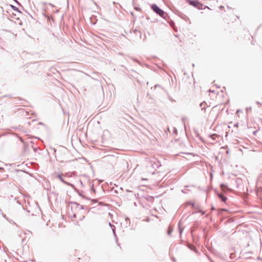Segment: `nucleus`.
Masks as SVG:
<instances>
[{
	"instance_id": "obj_1",
	"label": "nucleus",
	"mask_w": 262,
	"mask_h": 262,
	"mask_svg": "<svg viewBox=\"0 0 262 262\" xmlns=\"http://www.w3.org/2000/svg\"><path fill=\"white\" fill-rule=\"evenodd\" d=\"M151 9L160 17L167 20L170 18L168 14L163 10L161 9L157 4H152L150 5Z\"/></svg>"
},
{
	"instance_id": "obj_2",
	"label": "nucleus",
	"mask_w": 262,
	"mask_h": 262,
	"mask_svg": "<svg viewBox=\"0 0 262 262\" xmlns=\"http://www.w3.org/2000/svg\"><path fill=\"white\" fill-rule=\"evenodd\" d=\"M186 2L189 5L198 9V10H204L206 8L210 9L209 7L204 6L199 0H185Z\"/></svg>"
},
{
	"instance_id": "obj_3",
	"label": "nucleus",
	"mask_w": 262,
	"mask_h": 262,
	"mask_svg": "<svg viewBox=\"0 0 262 262\" xmlns=\"http://www.w3.org/2000/svg\"><path fill=\"white\" fill-rule=\"evenodd\" d=\"M57 177L60 180V181L62 182L63 184H66V185L67 186H70L72 188H73V189L75 190V191H78V189L75 187V186H74V184L70 183V182H68L67 181H66L62 178V176L61 174H58L57 176Z\"/></svg>"
},
{
	"instance_id": "obj_4",
	"label": "nucleus",
	"mask_w": 262,
	"mask_h": 262,
	"mask_svg": "<svg viewBox=\"0 0 262 262\" xmlns=\"http://www.w3.org/2000/svg\"><path fill=\"white\" fill-rule=\"evenodd\" d=\"M215 193H216V195L217 196V197L220 199V200L224 202V203H226V201H227L228 199L227 198V196L222 194V193H220L219 192L215 190Z\"/></svg>"
},
{
	"instance_id": "obj_5",
	"label": "nucleus",
	"mask_w": 262,
	"mask_h": 262,
	"mask_svg": "<svg viewBox=\"0 0 262 262\" xmlns=\"http://www.w3.org/2000/svg\"><path fill=\"white\" fill-rule=\"evenodd\" d=\"M177 14L179 17H180L181 18L185 20V21L189 20V17L182 12H178V13Z\"/></svg>"
},
{
	"instance_id": "obj_6",
	"label": "nucleus",
	"mask_w": 262,
	"mask_h": 262,
	"mask_svg": "<svg viewBox=\"0 0 262 262\" xmlns=\"http://www.w3.org/2000/svg\"><path fill=\"white\" fill-rule=\"evenodd\" d=\"M200 107L201 108L202 111H205L207 106V103L205 101H203L200 104Z\"/></svg>"
},
{
	"instance_id": "obj_7",
	"label": "nucleus",
	"mask_w": 262,
	"mask_h": 262,
	"mask_svg": "<svg viewBox=\"0 0 262 262\" xmlns=\"http://www.w3.org/2000/svg\"><path fill=\"white\" fill-rule=\"evenodd\" d=\"M38 65L36 63H33L31 64L29 66V68L30 69H33L34 70L38 69Z\"/></svg>"
},
{
	"instance_id": "obj_8",
	"label": "nucleus",
	"mask_w": 262,
	"mask_h": 262,
	"mask_svg": "<svg viewBox=\"0 0 262 262\" xmlns=\"http://www.w3.org/2000/svg\"><path fill=\"white\" fill-rule=\"evenodd\" d=\"M193 131H194V133L196 135V137H198L199 139L200 140H201L202 141H204L203 138L201 136H200V134L199 133L198 130L197 129L194 128L193 129Z\"/></svg>"
},
{
	"instance_id": "obj_9",
	"label": "nucleus",
	"mask_w": 262,
	"mask_h": 262,
	"mask_svg": "<svg viewBox=\"0 0 262 262\" xmlns=\"http://www.w3.org/2000/svg\"><path fill=\"white\" fill-rule=\"evenodd\" d=\"M32 148L35 152H38L39 155H41L42 150L39 147H35L34 146H32Z\"/></svg>"
},
{
	"instance_id": "obj_10",
	"label": "nucleus",
	"mask_w": 262,
	"mask_h": 262,
	"mask_svg": "<svg viewBox=\"0 0 262 262\" xmlns=\"http://www.w3.org/2000/svg\"><path fill=\"white\" fill-rule=\"evenodd\" d=\"M187 247L190 249L191 250L194 251V252H198V250L196 249V248L193 245H191V244H188V245H187Z\"/></svg>"
},
{
	"instance_id": "obj_11",
	"label": "nucleus",
	"mask_w": 262,
	"mask_h": 262,
	"mask_svg": "<svg viewBox=\"0 0 262 262\" xmlns=\"http://www.w3.org/2000/svg\"><path fill=\"white\" fill-rule=\"evenodd\" d=\"M186 206H188V205H190V206H191V207L193 208H196V206L194 204V202H192L191 201H187L186 202Z\"/></svg>"
},
{
	"instance_id": "obj_12",
	"label": "nucleus",
	"mask_w": 262,
	"mask_h": 262,
	"mask_svg": "<svg viewBox=\"0 0 262 262\" xmlns=\"http://www.w3.org/2000/svg\"><path fill=\"white\" fill-rule=\"evenodd\" d=\"M10 7H11V8L13 10H14L16 12H17L19 13H21V11L19 10V8H17V7H16L13 5H11Z\"/></svg>"
},
{
	"instance_id": "obj_13",
	"label": "nucleus",
	"mask_w": 262,
	"mask_h": 262,
	"mask_svg": "<svg viewBox=\"0 0 262 262\" xmlns=\"http://www.w3.org/2000/svg\"><path fill=\"white\" fill-rule=\"evenodd\" d=\"M178 228H179V234H180V236H181V235H182V234L183 233V229L181 227L180 221L178 223Z\"/></svg>"
},
{
	"instance_id": "obj_14",
	"label": "nucleus",
	"mask_w": 262,
	"mask_h": 262,
	"mask_svg": "<svg viewBox=\"0 0 262 262\" xmlns=\"http://www.w3.org/2000/svg\"><path fill=\"white\" fill-rule=\"evenodd\" d=\"M125 221L126 222L125 226L127 227V226H129L130 225V220L129 218L128 217H126L125 218Z\"/></svg>"
},
{
	"instance_id": "obj_15",
	"label": "nucleus",
	"mask_w": 262,
	"mask_h": 262,
	"mask_svg": "<svg viewBox=\"0 0 262 262\" xmlns=\"http://www.w3.org/2000/svg\"><path fill=\"white\" fill-rule=\"evenodd\" d=\"M220 187L223 190H225V189L228 188V186L224 183H222L220 184Z\"/></svg>"
},
{
	"instance_id": "obj_16",
	"label": "nucleus",
	"mask_w": 262,
	"mask_h": 262,
	"mask_svg": "<svg viewBox=\"0 0 262 262\" xmlns=\"http://www.w3.org/2000/svg\"><path fill=\"white\" fill-rule=\"evenodd\" d=\"M186 120H187V117H183L182 118V122L184 123L185 128H186L185 121H186Z\"/></svg>"
},
{
	"instance_id": "obj_17",
	"label": "nucleus",
	"mask_w": 262,
	"mask_h": 262,
	"mask_svg": "<svg viewBox=\"0 0 262 262\" xmlns=\"http://www.w3.org/2000/svg\"><path fill=\"white\" fill-rule=\"evenodd\" d=\"M16 137L19 139V141H20L21 143H23L24 144H25V141L23 140V139L21 137H20L19 135H16Z\"/></svg>"
},
{
	"instance_id": "obj_18",
	"label": "nucleus",
	"mask_w": 262,
	"mask_h": 262,
	"mask_svg": "<svg viewBox=\"0 0 262 262\" xmlns=\"http://www.w3.org/2000/svg\"><path fill=\"white\" fill-rule=\"evenodd\" d=\"M202 213V214H205V212L204 211H203L202 210H201V209H200L199 210H198V211H194L192 213L193 214H194V213Z\"/></svg>"
},
{
	"instance_id": "obj_19",
	"label": "nucleus",
	"mask_w": 262,
	"mask_h": 262,
	"mask_svg": "<svg viewBox=\"0 0 262 262\" xmlns=\"http://www.w3.org/2000/svg\"><path fill=\"white\" fill-rule=\"evenodd\" d=\"M71 203L72 204H75L77 206H80L81 209H84V206L83 205H80L79 204H78L76 202H71Z\"/></svg>"
},
{
	"instance_id": "obj_20",
	"label": "nucleus",
	"mask_w": 262,
	"mask_h": 262,
	"mask_svg": "<svg viewBox=\"0 0 262 262\" xmlns=\"http://www.w3.org/2000/svg\"><path fill=\"white\" fill-rule=\"evenodd\" d=\"M261 182V178H260V177L259 176L258 178V179H257V186L258 185V184Z\"/></svg>"
},
{
	"instance_id": "obj_21",
	"label": "nucleus",
	"mask_w": 262,
	"mask_h": 262,
	"mask_svg": "<svg viewBox=\"0 0 262 262\" xmlns=\"http://www.w3.org/2000/svg\"><path fill=\"white\" fill-rule=\"evenodd\" d=\"M172 229H168V231H167V234L168 235H170L171 233L172 232Z\"/></svg>"
},
{
	"instance_id": "obj_22",
	"label": "nucleus",
	"mask_w": 262,
	"mask_h": 262,
	"mask_svg": "<svg viewBox=\"0 0 262 262\" xmlns=\"http://www.w3.org/2000/svg\"><path fill=\"white\" fill-rule=\"evenodd\" d=\"M216 136V134H211L209 135V137L214 140L215 138H214V136Z\"/></svg>"
},
{
	"instance_id": "obj_23",
	"label": "nucleus",
	"mask_w": 262,
	"mask_h": 262,
	"mask_svg": "<svg viewBox=\"0 0 262 262\" xmlns=\"http://www.w3.org/2000/svg\"><path fill=\"white\" fill-rule=\"evenodd\" d=\"M234 257V254L232 253L230 254V258L232 259Z\"/></svg>"
},
{
	"instance_id": "obj_24",
	"label": "nucleus",
	"mask_w": 262,
	"mask_h": 262,
	"mask_svg": "<svg viewBox=\"0 0 262 262\" xmlns=\"http://www.w3.org/2000/svg\"><path fill=\"white\" fill-rule=\"evenodd\" d=\"M135 9L137 11H140L141 9V8L139 7H135Z\"/></svg>"
},
{
	"instance_id": "obj_25",
	"label": "nucleus",
	"mask_w": 262,
	"mask_h": 262,
	"mask_svg": "<svg viewBox=\"0 0 262 262\" xmlns=\"http://www.w3.org/2000/svg\"><path fill=\"white\" fill-rule=\"evenodd\" d=\"M259 193H260V192H258L257 193V195H258V196L259 197V198L260 200L262 201V196H261V194H259Z\"/></svg>"
},
{
	"instance_id": "obj_26",
	"label": "nucleus",
	"mask_w": 262,
	"mask_h": 262,
	"mask_svg": "<svg viewBox=\"0 0 262 262\" xmlns=\"http://www.w3.org/2000/svg\"><path fill=\"white\" fill-rule=\"evenodd\" d=\"M108 224H109L110 227L111 228H112V227H113L114 229H115V228H115V226L114 225L112 224L110 222L108 223Z\"/></svg>"
},
{
	"instance_id": "obj_27",
	"label": "nucleus",
	"mask_w": 262,
	"mask_h": 262,
	"mask_svg": "<svg viewBox=\"0 0 262 262\" xmlns=\"http://www.w3.org/2000/svg\"><path fill=\"white\" fill-rule=\"evenodd\" d=\"M187 191H190L189 189H187L186 190H185V189H183L182 190V192L183 193H187Z\"/></svg>"
},
{
	"instance_id": "obj_28",
	"label": "nucleus",
	"mask_w": 262,
	"mask_h": 262,
	"mask_svg": "<svg viewBox=\"0 0 262 262\" xmlns=\"http://www.w3.org/2000/svg\"><path fill=\"white\" fill-rule=\"evenodd\" d=\"M94 184L92 185V186L91 188V191H93V192H95V189L94 188Z\"/></svg>"
},
{
	"instance_id": "obj_29",
	"label": "nucleus",
	"mask_w": 262,
	"mask_h": 262,
	"mask_svg": "<svg viewBox=\"0 0 262 262\" xmlns=\"http://www.w3.org/2000/svg\"><path fill=\"white\" fill-rule=\"evenodd\" d=\"M113 231V233H114V234L115 235V237H116V235L115 234V229H114L113 227H112V228H111Z\"/></svg>"
},
{
	"instance_id": "obj_30",
	"label": "nucleus",
	"mask_w": 262,
	"mask_h": 262,
	"mask_svg": "<svg viewBox=\"0 0 262 262\" xmlns=\"http://www.w3.org/2000/svg\"><path fill=\"white\" fill-rule=\"evenodd\" d=\"M259 129H260V128H259H259H258V129H257V130H256L254 131V132H253V134L254 135H255L256 133L258 131V130H259Z\"/></svg>"
},
{
	"instance_id": "obj_31",
	"label": "nucleus",
	"mask_w": 262,
	"mask_h": 262,
	"mask_svg": "<svg viewBox=\"0 0 262 262\" xmlns=\"http://www.w3.org/2000/svg\"><path fill=\"white\" fill-rule=\"evenodd\" d=\"M251 110V107H247L246 108V111L248 112L249 111Z\"/></svg>"
},
{
	"instance_id": "obj_32",
	"label": "nucleus",
	"mask_w": 262,
	"mask_h": 262,
	"mask_svg": "<svg viewBox=\"0 0 262 262\" xmlns=\"http://www.w3.org/2000/svg\"><path fill=\"white\" fill-rule=\"evenodd\" d=\"M3 216L4 218H5L7 220H8V217H7V216H6V214H3Z\"/></svg>"
},
{
	"instance_id": "obj_33",
	"label": "nucleus",
	"mask_w": 262,
	"mask_h": 262,
	"mask_svg": "<svg viewBox=\"0 0 262 262\" xmlns=\"http://www.w3.org/2000/svg\"><path fill=\"white\" fill-rule=\"evenodd\" d=\"M16 16V14H15V13H13L12 14V15H11V16H12V17H14V18H15Z\"/></svg>"
},
{
	"instance_id": "obj_34",
	"label": "nucleus",
	"mask_w": 262,
	"mask_h": 262,
	"mask_svg": "<svg viewBox=\"0 0 262 262\" xmlns=\"http://www.w3.org/2000/svg\"><path fill=\"white\" fill-rule=\"evenodd\" d=\"M193 209L199 210L200 209V206H196V208H193Z\"/></svg>"
},
{
	"instance_id": "obj_35",
	"label": "nucleus",
	"mask_w": 262,
	"mask_h": 262,
	"mask_svg": "<svg viewBox=\"0 0 262 262\" xmlns=\"http://www.w3.org/2000/svg\"><path fill=\"white\" fill-rule=\"evenodd\" d=\"M92 201L94 203H96V202H97V199H93V200H92Z\"/></svg>"
},
{
	"instance_id": "obj_36",
	"label": "nucleus",
	"mask_w": 262,
	"mask_h": 262,
	"mask_svg": "<svg viewBox=\"0 0 262 262\" xmlns=\"http://www.w3.org/2000/svg\"><path fill=\"white\" fill-rule=\"evenodd\" d=\"M4 170V168L3 167H0V171H3Z\"/></svg>"
},
{
	"instance_id": "obj_37",
	"label": "nucleus",
	"mask_w": 262,
	"mask_h": 262,
	"mask_svg": "<svg viewBox=\"0 0 262 262\" xmlns=\"http://www.w3.org/2000/svg\"><path fill=\"white\" fill-rule=\"evenodd\" d=\"M76 192H77L79 195L80 196H82V195H81V193H80L79 192V190H78V191H75Z\"/></svg>"
},
{
	"instance_id": "obj_38",
	"label": "nucleus",
	"mask_w": 262,
	"mask_h": 262,
	"mask_svg": "<svg viewBox=\"0 0 262 262\" xmlns=\"http://www.w3.org/2000/svg\"><path fill=\"white\" fill-rule=\"evenodd\" d=\"M16 3L18 4H20L18 2L17 0H13Z\"/></svg>"
},
{
	"instance_id": "obj_39",
	"label": "nucleus",
	"mask_w": 262,
	"mask_h": 262,
	"mask_svg": "<svg viewBox=\"0 0 262 262\" xmlns=\"http://www.w3.org/2000/svg\"><path fill=\"white\" fill-rule=\"evenodd\" d=\"M172 260H173V262H176V259L174 257H173V258H172Z\"/></svg>"
},
{
	"instance_id": "obj_40",
	"label": "nucleus",
	"mask_w": 262,
	"mask_h": 262,
	"mask_svg": "<svg viewBox=\"0 0 262 262\" xmlns=\"http://www.w3.org/2000/svg\"><path fill=\"white\" fill-rule=\"evenodd\" d=\"M134 32H135V33H136L137 32H138V30L137 29H135V30H134Z\"/></svg>"
},
{
	"instance_id": "obj_41",
	"label": "nucleus",
	"mask_w": 262,
	"mask_h": 262,
	"mask_svg": "<svg viewBox=\"0 0 262 262\" xmlns=\"http://www.w3.org/2000/svg\"><path fill=\"white\" fill-rule=\"evenodd\" d=\"M30 143L31 144V146H34L33 144H34V142L33 141H30Z\"/></svg>"
},
{
	"instance_id": "obj_42",
	"label": "nucleus",
	"mask_w": 262,
	"mask_h": 262,
	"mask_svg": "<svg viewBox=\"0 0 262 262\" xmlns=\"http://www.w3.org/2000/svg\"><path fill=\"white\" fill-rule=\"evenodd\" d=\"M260 246L261 247V246H262V241H261V239H260Z\"/></svg>"
},
{
	"instance_id": "obj_43",
	"label": "nucleus",
	"mask_w": 262,
	"mask_h": 262,
	"mask_svg": "<svg viewBox=\"0 0 262 262\" xmlns=\"http://www.w3.org/2000/svg\"><path fill=\"white\" fill-rule=\"evenodd\" d=\"M209 92H212V93H214V91L210 90H209Z\"/></svg>"
},
{
	"instance_id": "obj_44",
	"label": "nucleus",
	"mask_w": 262,
	"mask_h": 262,
	"mask_svg": "<svg viewBox=\"0 0 262 262\" xmlns=\"http://www.w3.org/2000/svg\"><path fill=\"white\" fill-rule=\"evenodd\" d=\"M38 124L40 125H43V123L42 122H39Z\"/></svg>"
},
{
	"instance_id": "obj_45",
	"label": "nucleus",
	"mask_w": 262,
	"mask_h": 262,
	"mask_svg": "<svg viewBox=\"0 0 262 262\" xmlns=\"http://www.w3.org/2000/svg\"><path fill=\"white\" fill-rule=\"evenodd\" d=\"M79 182L80 183V184H81V185H82V184H82V181H81V180H79Z\"/></svg>"
},
{
	"instance_id": "obj_46",
	"label": "nucleus",
	"mask_w": 262,
	"mask_h": 262,
	"mask_svg": "<svg viewBox=\"0 0 262 262\" xmlns=\"http://www.w3.org/2000/svg\"><path fill=\"white\" fill-rule=\"evenodd\" d=\"M24 147H25V148H26V147H27V144H26V143H25V144H24Z\"/></svg>"
},
{
	"instance_id": "obj_47",
	"label": "nucleus",
	"mask_w": 262,
	"mask_h": 262,
	"mask_svg": "<svg viewBox=\"0 0 262 262\" xmlns=\"http://www.w3.org/2000/svg\"><path fill=\"white\" fill-rule=\"evenodd\" d=\"M256 103L257 104H260V103L259 102H258V101H256Z\"/></svg>"
},
{
	"instance_id": "obj_48",
	"label": "nucleus",
	"mask_w": 262,
	"mask_h": 262,
	"mask_svg": "<svg viewBox=\"0 0 262 262\" xmlns=\"http://www.w3.org/2000/svg\"><path fill=\"white\" fill-rule=\"evenodd\" d=\"M93 2H94V4H95V5H96V6H97V4H96V2H95L94 1H93Z\"/></svg>"
},
{
	"instance_id": "obj_49",
	"label": "nucleus",
	"mask_w": 262,
	"mask_h": 262,
	"mask_svg": "<svg viewBox=\"0 0 262 262\" xmlns=\"http://www.w3.org/2000/svg\"><path fill=\"white\" fill-rule=\"evenodd\" d=\"M185 187H186V188H188V187H189V186H188V185H186V186H185Z\"/></svg>"
},
{
	"instance_id": "obj_50",
	"label": "nucleus",
	"mask_w": 262,
	"mask_h": 262,
	"mask_svg": "<svg viewBox=\"0 0 262 262\" xmlns=\"http://www.w3.org/2000/svg\"><path fill=\"white\" fill-rule=\"evenodd\" d=\"M211 262H214V261H213L212 259H210Z\"/></svg>"
},
{
	"instance_id": "obj_51",
	"label": "nucleus",
	"mask_w": 262,
	"mask_h": 262,
	"mask_svg": "<svg viewBox=\"0 0 262 262\" xmlns=\"http://www.w3.org/2000/svg\"><path fill=\"white\" fill-rule=\"evenodd\" d=\"M229 150H228L226 152H227V154H229Z\"/></svg>"
},
{
	"instance_id": "obj_52",
	"label": "nucleus",
	"mask_w": 262,
	"mask_h": 262,
	"mask_svg": "<svg viewBox=\"0 0 262 262\" xmlns=\"http://www.w3.org/2000/svg\"><path fill=\"white\" fill-rule=\"evenodd\" d=\"M192 66L193 67H194L195 66V64L194 63L192 64Z\"/></svg>"
},
{
	"instance_id": "obj_53",
	"label": "nucleus",
	"mask_w": 262,
	"mask_h": 262,
	"mask_svg": "<svg viewBox=\"0 0 262 262\" xmlns=\"http://www.w3.org/2000/svg\"><path fill=\"white\" fill-rule=\"evenodd\" d=\"M139 33H140V36H141V33L140 32H139Z\"/></svg>"
},
{
	"instance_id": "obj_54",
	"label": "nucleus",
	"mask_w": 262,
	"mask_h": 262,
	"mask_svg": "<svg viewBox=\"0 0 262 262\" xmlns=\"http://www.w3.org/2000/svg\"><path fill=\"white\" fill-rule=\"evenodd\" d=\"M156 86L159 87V85H158V84H157V85H156Z\"/></svg>"
},
{
	"instance_id": "obj_55",
	"label": "nucleus",
	"mask_w": 262,
	"mask_h": 262,
	"mask_svg": "<svg viewBox=\"0 0 262 262\" xmlns=\"http://www.w3.org/2000/svg\"><path fill=\"white\" fill-rule=\"evenodd\" d=\"M156 86L159 87V85H158V84H157V85H156Z\"/></svg>"
},
{
	"instance_id": "obj_56",
	"label": "nucleus",
	"mask_w": 262,
	"mask_h": 262,
	"mask_svg": "<svg viewBox=\"0 0 262 262\" xmlns=\"http://www.w3.org/2000/svg\"><path fill=\"white\" fill-rule=\"evenodd\" d=\"M212 209H214V207H213V206H212Z\"/></svg>"
},
{
	"instance_id": "obj_57",
	"label": "nucleus",
	"mask_w": 262,
	"mask_h": 262,
	"mask_svg": "<svg viewBox=\"0 0 262 262\" xmlns=\"http://www.w3.org/2000/svg\"><path fill=\"white\" fill-rule=\"evenodd\" d=\"M134 2H135V0H133V4H134Z\"/></svg>"
},
{
	"instance_id": "obj_58",
	"label": "nucleus",
	"mask_w": 262,
	"mask_h": 262,
	"mask_svg": "<svg viewBox=\"0 0 262 262\" xmlns=\"http://www.w3.org/2000/svg\"><path fill=\"white\" fill-rule=\"evenodd\" d=\"M36 139H39V138L38 137H35Z\"/></svg>"
},
{
	"instance_id": "obj_59",
	"label": "nucleus",
	"mask_w": 262,
	"mask_h": 262,
	"mask_svg": "<svg viewBox=\"0 0 262 262\" xmlns=\"http://www.w3.org/2000/svg\"><path fill=\"white\" fill-rule=\"evenodd\" d=\"M131 15H133V13L131 12Z\"/></svg>"
},
{
	"instance_id": "obj_60",
	"label": "nucleus",
	"mask_w": 262,
	"mask_h": 262,
	"mask_svg": "<svg viewBox=\"0 0 262 262\" xmlns=\"http://www.w3.org/2000/svg\"><path fill=\"white\" fill-rule=\"evenodd\" d=\"M17 203L19 204H20V203H19L18 201H17Z\"/></svg>"
}]
</instances>
